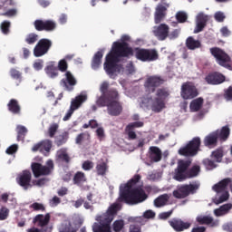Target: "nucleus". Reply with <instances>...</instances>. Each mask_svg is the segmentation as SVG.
I'll return each mask as SVG.
<instances>
[{"instance_id": "nucleus-57", "label": "nucleus", "mask_w": 232, "mask_h": 232, "mask_svg": "<svg viewBox=\"0 0 232 232\" xmlns=\"http://www.w3.org/2000/svg\"><path fill=\"white\" fill-rule=\"evenodd\" d=\"M17 150H19V146L17 144H13L6 149L5 152L7 155H14V153H17Z\"/></svg>"}, {"instance_id": "nucleus-36", "label": "nucleus", "mask_w": 232, "mask_h": 232, "mask_svg": "<svg viewBox=\"0 0 232 232\" xmlns=\"http://www.w3.org/2000/svg\"><path fill=\"white\" fill-rule=\"evenodd\" d=\"M57 157L59 160L64 162V164H70V162L72 161V158H70V155H68L66 149H61L60 150H58Z\"/></svg>"}, {"instance_id": "nucleus-4", "label": "nucleus", "mask_w": 232, "mask_h": 232, "mask_svg": "<svg viewBox=\"0 0 232 232\" xmlns=\"http://www.w3.org/2000/svg\"><path fill=\"white\" fill-rule=\"evenodd\" d=\"M210 53L216 59V63L219 66L226 68L227 70H232L231 56L222 50L220 47L210 48Z\"/></svg>"}, {"instance_id": "nucleus-38", "label": "nucleus", "mask_w": 232, "mask_h": 232, "mask_svg": "<svg viewBox=\"0 0 232 232\" xmlns=\"http://www.w3.org/2000/svg\"><path fill=\"white\" fill-rule=\"evenodd\" d=\"M229 209H231V204H225L219 208H216L214 210V215L216 217H224V215H227V213H229Z\"/></svg>"}, {"instance_id": "nucleus-25", "label": "nucleus", "mask_w": 232, "mask_h": 232, "mask_svg": "<svg viewBox=\"0 0 232 232\" xmlns=\"http://www.w3.org/2000/svg\"><path fill=\"white\" fill-rule=\"evenodd\" d=\"M149 159L151 160V162H160V160H162V150H160L159 147H150Z\"/></svg>"}, {"instance_id": "nucleus-7", "label": "nucleus", "mask_w": 232, "mask_h": 232, "mask_svg": "<svg viewBox=\"0 0 232 232\" xmlns=\"http://www.w3.org/2000/svg\"><path fill=\"white\" fill-rule=\"evenodd\" d=\"M191 166V160H179L178 166L174 169L173 179L178 182L188 180V169Z\"/></svg>"}, {"instance_id": "nucleus-43", "label": "nucleus", "mask_w": 232, "mask_h": 232, "mask_svg": "<svg viewBox=\"0 0 232 232\" xmlns=\"http://www.w3.org/2000/svg\"><path fill=\"white\" fill-rule=\"evenodd\" d=\"M68 140V132H63L62 134L56 136L55 140H54V144H56V146H63V144H66Z\"/></svg>"}, {"instance_id": "nucleus-41", "label": "nucleus", "mask_w": 232, "mask_h": 232, "mask_svg": "<svg viewBox=\"0 0 232 232\" xmlns=\"http://www.w3.org/2000/svg\"><path fill=\"white\" fill-rule=\"evenodd\" d=\"M17 131V140L24 142V137H26V133H28V129L23 125H18L16 127Z\"/></svg>"}, {"instance_id": "nucleus-23", "label": "nucleus", "mask_w": 232, "mask_h": 232, "mask_svg": "<svg viewBox=\"0 0 232 232\" xmlns=\"http://www.w3.org/2000/svg\"><path fill=\"white\" fill-rule=\"evenodd\" d=\"M208 21H209V16L208 14H204V13H200L197 16V25L196 29L194 30V34H198L206 28L208 24Z\"/></svg>"}, {"instance_id": "nucleus-51", "label": "nucleus", "mask_w": 232, "mask_h": 232, "mask_svg": "<svg viewBox=\"0 0 232 232\" xmlns=\"http://www.w3.org/2000/svg\"><path fill=\"white\" fill-rule=\"evenodd\" d=\"M57 68L62 72H68V62H66V59L60 60Z\"/></svg>"}, {"instance_id": "nucleus-22", "label": "nucleus", "mask_w": 232, "mask_h": 232, "mask_svg": "<svg viewBox=\"0 0 232 232\" xmlns=\"http://www.w3.org/2000/svg\"><path fill=\"white\" fill-rule=\"evenodd\" d=\"M196 222H198L199 226H209L210 227H217L218 226V220L213 219L211 216H198Z\"/></svg>"}, {"instance_id": "nucleus-30", "label": "nucleus", "mask_w": 232, "mask_h": 232, "mask_svg": "<svg viewBox=\"0 0 232 232\" xmlns=\"http://www.w3.org/2000/svg\"><path fill=\"white\" fill-rule=\"evenodd\" d=\"M102 51H98L92 57L91 66L92 70H99L101 65L102 64V57H103Z\"/></svg>"}, {"instance_id": "nucleus-46", "label": "nucleus", "mask_w": 232, "mask_h": 232, "mask_svg": "<svg viewBox=\"0 0 232 232\" xmlns=\"http://www.w3.org/2000/svg\"><path fill=\"white\" fill-rule=\"evenodd\" d=\"M9 73L12 79H14V81H21V79H23V73L17 71L15 68H11Z\"/></svg>"}, {"instance_id": "nucleus-63", "label": "nucleus", "mask_w": 232, "mask_h": 232, "mask_svg": "<svg viewBox=\"0 0 232 232\" xmlns=\"http://www.w3.org/2000/svg\"><path fill=\"white\" fill-rule=\"evenodd\" d=\"M155 212L153 210H146L144 213H143V217L145 218H155Z\"/></svg>"}, {"instance_id": "nucleus-59", "label": "nucleus", "mask_w": 232, "mask_h": 232, "mask_svg": "<svg viewBox=\"0 0 232 232\" xmlns=\"http://www.w3.org/2000/svg\"><path fill=\"white\" fill-rule=\"evenodd\" d=\"M142 126H144V122L143 121H135V122H131L127 126V130H133L134 128H142Z\"/></svg>"}, {"instance_id": "nucleus-31", "label": "nucleus", "mask_w": 232, "mask_h": 232, "mask_svg": "<svg viewBox=\"0 0 232 232\" xmlns=\"http://www.w3.org/2000/svg\"><path fill=\"white\" fill-rule=\"evenodd\" d=\"M45 73L51 79H55V77H59V69L55 66V62H51L45 67Z\"/></svg>"}, {"instance_id": "nucleus-60", "label": "nucleus", "mask_w": 232, "mask_h": 232, "mask_svg": "<svg viewBox=\"0 0 232 232\" xmlns=\"http://www.w3.org/2000/svg\"><path fill=\"white\" fill-rule=\"evenodd\" d=\"M214 19H216L218 23H224V19H226V15L224 14V13L219 11L214 14Z\"/></svg>"}, {"instance_id": "nucleus-18", "label": "nucleus", "mask_w": 232, "mask_h": 232, "mask_svg": "<svg viewBox=\"0 0 232 232\" xmlns=\"http://www.w3.org/2000/svg\"><path fill=\"white\" fill-rule=\"evenodd\" d=\"M168 8H169V4L163 3L159 4L156 7V11L154 14V21L156 24H160L162 21L166 18Z\"/></svg>"}, {"instance_id": "nucleus-32", "label": "nucleus", "mask_w": 232, "mask_h": 232, "mask_svg": "<svg viewBox=\"0 0 232 232\" xmlns=\"http://www.w3.org/2000/svg\"><path fill=\"white\" fill-rule=\"evenodd\" d=\"M166 108V103L164 102V100L160 98H155L152 102L151 110L152 111H155V113H160L162 110Z\"/></svg>"}, {"instance_id": "nucleus-5", "label": "nucleus", "mask_w": 232, "mask_h": 232, "mask_svg": "<svg viewBox=\"0 0 232 232\" xmlns=\"http://www.w3.org/2000/svg\"><path fill=\"white\" fill-rule=\"evenodd\" d=\"M54 168L55 165L53 164V160H48L45 165L37 162H34L31 165V169L35 179H39V177H46L48 175H52Z\"/></svg>"}, {"instance_id": "nucleus-9", "label": "nucleus", "mask_w": 232, "mask_h": 232, "mask_svg": "<svg viewBox=\"0 0 232 232\" xmlns=\"http://www.w3.org/2000/svg\"><path fill=\"white\" fill-rule=\"evenodd\" d=\"M86 101H88V94L82 93V92L77 95L74 99H72L70 109L66 112L63 121H70V119L72 118V115H73V112L79 110V108H81V106H82V104H84Z\"/></svg>"}, {"instance_id": "nucleus-17", "label": "nucleus", "mask_w": 232, "mask_h": 232, "mask_svg": "<svg viewBox=\"0 0 232 232\" xmlns=\"http://www.w3.org/2000/svg\"><path fill=\"white\" fill-rule=\"evenodd\" d=\"M16 182L25 190L32 188V172L30 170H24L17 176Z\"/></svg>"}, {"instance_id": "nucleus-53", "label": "nucleus", "mask_w": 232, "mask_h": 232, "mask_svg": "<svg viewBox=\"0 0 232 232\" xmlns=\"http://www.w3.org/2000/svg\"><path fill=\"white\" fill-rule=\"evenodd\" d=\"M8 215H10V210L5 207H2L0 208V220H6V218H8Z\"/></svg>"}, {"instance_id": "nucleus-49", "label": "nucleus", "mask_w": 232, "mask_h": 232, "mask_svg": "<svg viewBox=\"0 0 232 232\" xmlns=\"http://www.w3.org/2000/svg\"><path fill=\"white\" fill-rule=\"evenodd\" d=\"M57 130H59V124L53 123L49 129H48V135L51 139H53L55 137V134L57 133Z\"/></svg>"}, {"instance_id": "nucleus-58", "label": "nucleus", "mask_w": 232, "mask_h": 232, "mask_svg": "<svg viewBox=\"0 0 232 232\" xmlns=\"http://www.w3.org/2000/svg\"><path fill=\"white\" fill-rule=\"evenodd\" d=\"M223 97L226 99V101H232V86H229L224 91Z\"/></svg>"}, {"instance_id": "nucleus-52", "label": "nucleus", "mask_w": 232, "mask_h": 232, "mask_svg": "<svg viewBox=\"0 0 232 232\" xmlns=\"http://www.w3.org/2000/svg\"><path fill=\"white\" fill-rule=\"evenodd\" d=\"M176 19L179 23H186V21H188V14L179 11L176 14Z\"/></svg>"}, {"instance_id": "nucleus-48", "label": "nucleus", "mask_w": 232, "mask_h": 232, "mask_svg": "<svg viewBox=\"0 0 232 232\" xmlns=\"http://www.w3.org/2000/svg\"><path fill=\"white\" fill-rule=\"evenodd\" d=\"M156 95L157 99H161L162 101H164V99L169 96V92H168V90L162 88L158 89Z\"/></svg>"}, {"instance_id": "nucleus-19", "label": "nucleus", "mask_w": 232, "mask_h": 232, "mask_svg": "<svg viewBox=\"0 0 232 232\" xmlns=\"http://www.w3.org/2000/svg\"><path fill=\"white\" fill-rule=\"evenodd\" d=\"M205 81L208 82V84L217 86L218 84H222V82H226V76L220 72H214L208 73L206 76Z\"/></svg>"}, {"instance_id": "nucleus-24", "label": "nucleus", "mask_w": 232, "mask_h": 232, "mask_svg": "<svg viewBox=\"0 0 232 232\" xmlns=\"http://www.w3.org/2000/svg\"><path fill=\"white\" fill-rule=\"evenodd\" d=\"M203 143L207 148H216L217 144H218V131L211 132L206 136Z\"/></svg>"}, {"instance_id": "nucleus-64", "label": "nucleus", "mask_w": 232, "mask_h": 232, "mask_svg": "<svg viewBox=\"0 0 232 232\" xmlns=\"http://www.w3.org/2000/svg\"><path fill=\"white\" fill-rule=\"evenodd\" d=\"M129 232H142V228L139 225H130Z\"/></svg>"}, {"instance_id": "nucleus-34", "label": "nucleus", "mask_w": 232, "mask_h": 232, "mask_svg": "<svg viewBox=\"0 0 232 232\" xmlns=\"http://www.w3.org/2000/svg\"><path fill=\"white\" fill-rule=\"evenodd\" d=\"M169 201V196L168 194H163L154 199V206L155 208H164Z\"/></svg>"}, {"instance_id": "nucleus-39", "label": "nucleus", "mask_w": 232, "mask_h": 232, "mask_svg": "<svg viewBox=\"0 0 232 232\" xmlns=\"http://www.w3.org/2000/svg\"><path fill=\"white\" fill-rule=\"evenodd\" d=\"M200 173V166L194 165L190 169H187V179H195V177H198Z\"/></svg>"}, {"instance_id": "nucleus-16", "label": "nucleus", "mask_w": 232, "mask_h": 232, "mask_svg": "<svg viewBox=\"0 0 232 232\" xmlns=\"http://www.w3.org/2000/svg\"><path fill=\"white\" fill-rule=\"evenodd\" d=\"M64 75L65 78L62 79L60 82L61 86H63L66 92H73V89L77 85L75 76H73L70 71H67Z\"/></svg>"}, {"instance_id": "nucleus-40", "label": "nucleus", "mask_w": 232, "mask_h": 232, "mask_svg": "<svg viewBox=\"0 0 232 232\" xmlns=\"http://www.w3.org/2000/svg\"><path fill=\"white\" fill-rule=\"evenodd\" d=\"M204 104V99L197 98L190 102L191 111H198Z\"/></svg>"}, {"instance_id": "nucleus-42", "label": "nucleus", "mask_w": 232, "mask_h": 232, "mask_svg": "<svg viewBox=\"0 0 232 232\" xmlns=\"http://www.w3.org/2000/svg\"><path fill=\"white\" fill-rule=\"evenodd\" d=\"M218 131V139H220V140H227V138L229 137L230 130L229 127L224 126L220 130V131Z\"/></svg>"}, {"instance_id": "nucleus-10", "label": "nucleus", "mask_w": 232, "mask_h": 232, "mask_svg": "<svg viewBox=\"0 0 232 232\" xmlns=\"http://www.w3.org/2000/svg\"><path fill=\"white\" fill-rule=\"evenodd\" d=\"M198 189V184H185L178 187L177 190L173 191V197L175 198H186L189 195H195Z\"/></svg>"}, {"instance_id": "nucleus-12", "label": "nucleus", "mask_w": 232, "mask_h": 232, "mask_svg": "<svg viewBox=\"0 0 232 232\" xmlns=\"http://www.w3.org/2000/svg\"><path fill=\"white\" fill-rule=\"evenodd\" d=\"M164 82H165L164 78L158 75H152V76H149L146 79L144 87L146 88L147 92H149V93H154L157 88H159V86H162Z\"/></svg>"}, {"instance_id": "nucleus-44", "label": "nucleus", "mask_w": 232, "mask_h": 232, "mask_svg": "<svg viewBox=\"0 0 232 232\" xmlns=\"http://www.w3.org/2000/svg\"><path fill=\"white\" fill-rule=\"evenodd\" d=\"M10 28H12V23L8 20H5L0 24V30L4 35H8V34H10Z\"/></svg>"}, {"instance_id": "nucleus-27", "label": "nucleus", "mask_w": 232, "mask_h": 232, "mask_svg": "<svg viewBox=\"0 0 232 232\" xmlns=\"http://www.w3.org/2000/svg\"><path fill=\"white\" fill-rule=\"evenodd\" d=\"M79 231V227L77 224L70 222V220H64L60 227L59 232H77Z\"/></svg>"}, {"instance_id": "nucleus-62", "label": "nucleus", "mask_w": 232, "mask_h": 232, "mask_svg": "<svg viewBox=\"0 0 232 232\" xmlns=\"http://www.w3.org/2000/svg\"><path fill=\"white\" fill-rule=\"evenodd\" d=\"M82 168L84 171H90V169H93V163L90 160H86L82 163Z\"/></svg>"}, {"instance_id": "nucleus-14", "label": "nucleus", "mask_w": 232, "mask_h": 232, "mask_svg": "<svg viewBox=\"0 0 232 232\" xmlns=\"http://www.w3.org/2000/svg\"><path fill=\"white\" fill-rule=\"evenodd\" d=\"M34 26L37 32H53L57 28V23L53 20H35Z\"/></svg>"}, {"instance_id": "nucleus-37", "label": "nucleus", "mask_w": 232, "mask_h": 232, "mask_svg": "<svg viewBox=\"0 0 232 232\" xmlns=\"http://www.w3.org/2000/svg\"><path fill=\"white\" fill-rule=\"evenodd\" d=\"M109 166L108 163L106 162H102V163H98L96 165V173L98 175V177H104L106 176V173H108V169H109Z\"/></svg>"}, {"instance_id": "nucleus-15", "label": "nucleus", "mask_w": 232, "mask_h": 232, "mask_svg": "<svg viewBox=\"0 0 232 232\" xmlns=\"http://www.w3.org/2000/svg\"><path fill=\"white\" fill-rule=\"evenodd\" d=\"M50 213L45 215L38 214L33 219V224L40 227V229H46V232H52V227L48 225L50 224Z\"/></svg>"}, {"instance_id": "nucleus-50", "label": "nucleus", "mask_w": 232, "mask_h": 232, "mask_svg": "<svg viewBox=\"0 0 232 232\" xmlns=\"http://www.w3.org/2000/svg\"><path fill=\"white\" fill-rule=\"evenodd\" d=\"M30 208L34 211H46V207L43 203L34 202L30 205Z\"/></svg>"}, {"instance_id": "nucleus-3", "label": "nucleus", "mask_w": 232, "mask_h": 232, "mask_svg": "<svg viewBox=\"0 0 232 232\" xmlns=\"http://www.w3.org/2000/svg\"><path fill=\"white\" fill-rule=\"evenodd\" d=\"M140 180V175L136 174L124 185V188L120 194V202L135 206V204H141V202L148 199V194H146V191L142 188V185L136 187Z\"/></svg>"}, {"instance_id": "nucleus-6", "label": "nucleus", "mask_w": 232, "mask_h": 232, "mask_svg": "<svg viewBox=\"0 0 232 232\" xmlns=\"http://www.w3.org/2000/svg\"><path fill=\"white\" fill-rule=\"evenodd\" d=\"M133 55H135L138 61H141V63H153V61H157L159 59V52L155 49L136 47L133 50Z\"/></svg>"}, {"instance_id": "nucleus-55", "label": "nucleus", "mask_w": 232, "mask_h": 232, "mask_svg": "<svg viewBox=\"0 0 232 232\" xmlns=\"http://www.w3.org/2000/svg\"><path fill=\"white\" fill-rule=\"evenodd\" d=\"M203 164H204V166H206L207 169H214V168H217L215 161H213L209 159L203 160Z\"/></svg>"}, {"instance_id": "nucleus-11", "label": "nucleus", "mask_w": 232, "mask_h": 232, "mask_svg": "<svg viewBox=\"0 0 232 232\" xmlns=\"http://www.w3.org/2000/svg\"><path fill=\"white\" fill-rule=\"evenodd\" d=\"M53 45V42H52V40L48 38L40 39L34 48V57H43V55H46Z\"/></svg>"}, {"instance_id": "nucleus-33", "label": "nucleus", "mask_w": 232, "mask_h": 232, "mask_svg": "<svg viewBox=\"0 0 232 232\" xmlns=\"http://www.w3.org/2000/svg\"><path fill=\"white\" fill-rule=\"evenodd\" d=\"M186 46L188 50H197L202 46L200 40H196L193 36H188L186 40Z\"/></svg>"}, {"instance_id": "nucleus-26", "label": "nucleus", "mask_w": 232, "mask_h": 232, "mask_svg": "<svg viewBox=\"0 0 232 232\" xmlns=\"http://www.w3.org/2000/svg\"><path fill=\"white\" fill-rule=\"evenodd\" d=\"M52 150V140H44L33 146L32 151H46L47 153Z\"/></svg>"}, {"instance_id": "nucleus-1", "label": "nucleus", "mask_w": 232, "mask_h": 232, "mask_svg": "<svg viewBox=\"0 0 232 232\" xmlns=\"http://www.w3.org/2000/svg\"><path fill=\"white\" fill-rule=\"evenodd\" d=\"M126 41H130V37L128 35L121 36V42H114L110 53L106 55L104 70L110 77H113L115 73H121L122 71V64H119L121 59L133 55V48Z\"/></svg>"}, {"instance_id": "nucleus-54", "label": "nucleus", "mask_w": 232, "mask_h": 232, "mask_svg": "<svg viewBox=\"0 0 232 232\" xmlns=\"http://www.w3.org/2000/svg\"><path fill=\"white\" fill-rule=\"evenodd\" d=\"M212 157L217 160V162H220L222 160V157H224V152L222 150H217L212 152Z\"/></svg>"}, {"instance_id": "nucleus-20", "label": "nucleus", "mask_w": 232, "mask_h": 232, "mask_svg": "<svg viewBox=\"0 0 232 232\" xmlns=\"http://www.w3.org/2000/svg\"><path fill=\"white\" fill-rule=\"evenodd\" d=\"M169 226L177 232L186 231L191 227V223L185 222L182 219L173 218L169 221Z\"/></svg>"}, {"instance_id": "nucleus-2", "label": "nucleus", "mask_w": 232, "mask_h": 232, "mask_svg": "<svg viewBox=\"0 0 232 232\" xmlns=\"http://www.w3.org/2000/svg\"><path fill=\"white\" fill-rule=\"evenodd\" d=\"M102 95L96 100L99 108H106L111 117H119L122 113V103H121L119 91L115 88L110 89V83L103 82L100 86Z\"/></svg>"}, {"instance_id": "nucleus-28", "label": "nucleus", "mask_w": 232, "mask_h": 232, "mask_svg": "<svg viewBox=\"0 0 232 232\" xmlns=\"http://www.w3.org/2000/svg\"><path fill=\"white\" fill-rule=\"evenodd\" d=\"M229 184H231V178H227L219 181L218 184H215L212 187V189L213 191H216V193H223L227 189V186H229Z\"/></svg>"}, {"instance_id": "nucleus-29", "label": "nucleus", "mask_w": 232, "mask_h": 232, "mask_svg": "<svg viewBox=\"0 0 232 232\" xmlns=\"http://www.w3.org/2000/svg\"><path fill=\"white\" fill-rule=\"evenodd\" d=\"M7 110L13 115H21V105L19 104V101L15 99H11L7 103Z\"/></svg>"}, {"instance_id": "nucleus-56", "label": "nucleus", "mask_w": 232, "mask_h": 232, "mask_svg": "<svg viewBox=\"0 0 232 232\" xmlns=\"http://www.w3.org/2000/svg\"><path fill=\"white\" fill-rule=\"evenodd\" d=\"M229 198V192L224 191L218 199L216 200V204H222V202H226Z\"/></svg>"}, {"instance_id": "nucleus-21", "label": "nucleus", "mask_w": 232, "mask_h": 232, "mask_svg": "<svg viewBox=\"0 0 232 232\" xmlns=\"http://www.w3.org/2000/svg\"><path fill=\"white\" fill-rule=\"evenodd\" d=\"M154 35L159 41H166L168 35H169V26L166 24H160L156 30H154Z\"/></svg>"}, {"instance_id": "nucleus-45", "label": "nucleus", "mask_w": 232, "mask_h": 232, "mask_svg": "<svg viewBox=\"0 0 232 232\" xmlns=\"http://www.w3.org/2000/svg\"><path fill=\"white\" fill-rule=\"evenodd\" d=\"M125 225L123 219L115 220L112 224V229L114 232H121L124 229Z\"/></svg>"}, {"instance_id": "nucleus-35", "label": "nucleus", "mask_w": 232, "mask_h": 232, "mask_svg": "<svg viewBox=\"0 0 232 232\" xmlns=\"http://www.w3.org/2000/svg\"><path fill=\"white\" fill-rule=\"evenodd\" d=\"M72 182L76 186H82V184L86 182V174L82 171L76 172L73 176Z\"/></svg>"}, {"instance_id": "nucleus-47", "label": "nucleus", "mask_w": 232, "mask_h": 232, "mask_svg": "<svg viewBox=\"0 0 232 232\" xmlns=\"http://www.w3.org/2000/svg\"><path fill=\"white\" fill-rule=\"evenodd\" d=\"M38 39H39V35H37L36 34L31 33L26 36L25 43L27 44H35Z\"/></svg>"}, {"instance_id": "nucleus-8", "label": "nucleus", "mask_w": 232, "mask_h": 232, "mask_svg": "<svg viewBox=\"0 0 232 232\" xmlns=\"http://www.w3.org/2000/svg\"><path fill=\"white\" fill-rule=\"evenodd\" d=\"M200 144H202L200 138L195 137L185 147L179 149V154L183 157H195L200 150Z\"/></svg>"}, {"instance_id": "nucleus-13", "label": "nucleus", "mask_w": 232, "mask_h": 232, "mask_svg": "<svg viewBox=\"0 0 232 232\" xmlns=\"http://www.w3.org/2000/svg\"><path fill=\"white\" fill-rule=\"evenodd\" d=\"M180 95L182 99H184L185 101H188V99H195V97L198 95V91L191 82H187L182 83L181 85Z\"/></svg>"}, {"instance_id": "nucleus-61", "label": "nucleus", "mask_w": 232, "mask_h": 232, "mask_svg": "<svg viewBox=\"0 0 232 232\" xmlns=\"http://www.w3.org/2000/svg\"><path fill=\"white\" fill-rule=\"evenodd\" d=\"M61 203V198L54 196L52 199H50L49 204L51 208H55L59 206Z\"/></svg>"}]
</instances>
